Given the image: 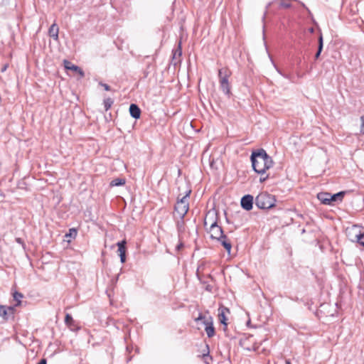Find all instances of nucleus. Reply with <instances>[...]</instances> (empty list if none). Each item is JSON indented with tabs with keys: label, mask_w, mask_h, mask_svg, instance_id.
<instances>
[{
	"label": "nucleus",
	"mask_w": 364,
	"mask_h": 364,
	"mask_svg": "<svg viewBox=\"0 0 364 364\" xmlns=\"http://www.w3.org/2000/svg\"><path fill=\"white\" fill-rule=\"evenodd\" d=\"M318 199L325 205H331L330 193H319L317 196Z\"/></svg>",
	"instance_id": "obj_16"
},
{
	"label": "nucleus",
	"mask_w": 364,
	"mask_h": 364,
	"mask_svg": "<svg viewBox=\"0 0 364 364\" xmlns=\"http://www.w3.org/2000/svg\"><path fill=\"white\" fill-rule=\"evenodd\" d=\"M124 183H125V180L124 179L117 178L113 179L111 181L110 186H119L124 185Z\"/></svg>",
	"instance_id": "obj_19"
},
{
	"label": "nucleus",
	"mask_w": 364,
	"mask_h": 364,
	"mask_svg": "<svg viewBox=\"0 0 364 364\" xmlns=\"http://www.w3.org/2000/svg\"><path fill=\"white\" fill-rule=\"evenodd\" d=\"M272 3H269L267 5V7H266V11H265V13H264V18H265V16L267 14V9L269 8V6H271Z\"/></svg>",
	"instance_id": "obj_29"
},
{
	"label": "nucleus",
	"mask_w": 364,
	"mask_h": 364,
	"mask_svg": "<svg viewBox=\"0 0 364 364\" xmlns=\"http://www.w3.org/2000/svg\"><path fill=\"white\" fill-rule=\"evenodd\" d=\"M65 323L69 327H72L73 326H74L75 321L71 315H70L69 314H67L65 315Z\"/></svg>",
	"instance_id": "obj_21"
},
{
	"label": "nucleus",
	"mask_w": 364,
	"mask_h": 364,
	"mask_svg": "<svg viewBox=\"0 0 364 364\" xmlns=\"http://www.w3.org/2000/svg\"><path fill=\"white\" fill-rule=\"evenodd\" d=\"M361 132L364 134V115L361 117Z\"/></svg>",
	"instance_id": "obj_28"
},
{
	"label": "nucleus",
	"mask_w": 364,
	"mask_h": 364,
	"mask_svg": "<svg viewBox=\"0 0 364 364\" xmlns=\"http://www.w3.org/2000/svg\"><path fill=\"white\" fill-rule=\"evenodd\" d=\"M253 196L251 195H246L241 199V206L246 210H250L252 208Z\"/></svg>",
	"instance_id": "obj_8"
},
{
	"label": "nucleus",
	"mask_w": 364,
	"mask_h": 364,
	"mask_svg": "<svg viewBox=\"0 0 364 364\" xmlns=\"http://www.w3.org/2000/svg\"><path fill=\"white\" fill-rule=\"evenodd\" d=\"M218 310H219V314H218L219 320H220V323H222L225 326H226L227 325L226 314H229V310L227 308L223 307V306L220 307Z\"/></svg>",
	"instance_id": "obj_10"
},
{
	"label": "nucleus",
	"mask_w": 364,
	"mask_h": 364,
	"mask_svg": "<svg viewBox=\"0 0 364 364\" xmlns=\"http://www.w3.org/2000/svg\"><path fill=\"white\" fill-rule=\"evenodd\" d=\"M345 193L346 192L341 191L333 195L330 194L331 205L333 202L342 201Z\"/></svg>",
	"instance_id": "obj_17"
},
{
	"label": "nucleus",
	"mask_w": 364,
	"mask_h": 364,
	"mask_svg": "<svg viewBox=\"0 0 364 364\" xmlns=\"http://www.w3.org/2000/svg\"><path fill=\"white\" fill-rule=\"evenodd\" d=\"M7 68H8V65H4L2 67V68H1V71L2 73L5 72V71L6 70Z\"/></svg>",
	"instance_id": "obj_30"
},
{
	"label": "nucleus",
	"mask_w": 364,
	"mask_h": 364,
	"mask_svg": "<svg viewBox=\"0 0 364 364\" xmlns=\"http://www.w3.org/2000/svg\"><path fill=\"white\" fill-rule=\"evenodd\" d=\"M251 161L254 171L259 174L264 173L274 164L272 159L263 149L252 153Z\"/></svg>",
	"instance_id": "obj_1"
},
{
	"label": "nucleus",
	"mask_w": 364,
	"mask_h": 364,
	"mask_svg": "<svg viewBox=\"0 0 364 364\" xmlns=\"http://www.w3.org/2000/svg\"><path fill=\"white\" fill-rule=\"evenodd\" d=\"M63 64L66 70H70L76 73H78L81 77L84 76V72L78 66L73 65L72 63L66 60L63 61Z\"/></svg>",
	"instance_id": "obj_9"
},
{
	"label": "nucleus",
	"mask_w": 364,
	"mask_h": 364,
	"mask_svg": "<svg viewBox=\"0 0 364 364\" xmlns=\"http://www.w3.org/2000/svg\"><path fill=\"white\" fill-rule=\"evenodd\" d=\"M129 112L131 116L134 119H139L140 117L141 110L139 107L135 104H132L129 106Z\"/></svg>",
	"instance_id": "obj_11"
},
{
	"label": "nucleus",
	"mask_w": 364,
	"mask_h": 364,
	"mask_svg": "<svg viewBox=\"0 0 364 364\" xmlns=\"http://www.w3.org/2000/svg\"><path fill=\"white\" fill-rule=\"evenodd\" d=\"M208 232L210 235V238L213 240H218L221 238L222 236L224 235L223 229L218 224L213 225H211V227H209Z\"/></svg>",
	"instance_id": "obj_7"
},
{
	"label": "nucleus",
	"mask_w": 364,
	"mask_h": 364,
	"mask_svg": "<svg viewBox=\"0 0 364 364\" xmlns=\"http://www.w3.org/2000/svg\"><path fill=\"white\" fill-rule=\"evenodd\" d=\"M183 220V219L181 220V221H178L177 223V227L179 232L184 231V222Z\"/></svg>",
	"instance_id": "obj_23"
},
{
	"label": "nucleus",
	"mask_w": 364,
	"mask_h": 364,
	"mask_svg": "<svg viewBox=\"0 0 364 364\" xmlns=\"http://www.w3.org/2000/svg\"><path fill=\"white\" fill-rule=\"evenodd\" d=\"M182 245H183L182 244L178 245L177 246V248L179 250V249L181 248V247H182Z\"/></svg>",
	"instance_id": "obj_36"
},
{
	"label": "nucleus",
	"mask_w": 364,
	"mask_h": 364,
	"mask_svg": "<svg viewBox=\"0 0 364 364\" xmlns=\"http://www.w3.org/2000/svg\"><path fill=\"white\" fill-rule=\"evenodd\" d=\"M117 245L118 246V252L119 254H125L126 253V241L122 240L121 242H117Z\"/></svg>",
	"instance_id": "obj_18"
},
{
	"label": "nucleus",
	"mask_w": 364,
	"mask_h": 364,
	"mask_svg": "<svg viewBox=\"0 0 364 364\" xmlns=\"http://www.w3.org/2000/svg\"><path fill=\"white\" fill-rule=\"evenodd\" d=\"M14 307L9 306L6 307L5 306H0V316L4 319H7V316L9 314H13Z\"/></svg>",
	"instance_id": "obj_14"
},
{
	"label": "nucleus",
	"mask_w": 364,
	"mask_h": 364,
	"mask_svg": "<svg viewBox=\"0 0 364 364\" xmlns=\"http://www.w3.org/2000/svg\"><path fill=\"white\" fill-rule=\"evenodd\" d=\"M277 71H278V73H280L282 75H283L284 77H288L287 75H285L282 74V73L280 72V70H278V69H277Z\"/></svg>",
	"instance_id": "obj_34"
},
{
	"label": "nucleus",
	"mask_w": 364,
	"mask_h": 364,
	"mask_svg": "<svg viewBox=\"0 0 364 364\" xmlns=\"http://www.w3.org/2000/svg\"><path fill=\"white\" fill-rule=\"evenodd\" d=\"M285 364H291L289 359L285 360Z\"/></svg>",
	"instance_id": "obj_33"
},
{
	"label": "nucleus",
	"mask_w": 364,
	"mask_h": 364,
	"mask_svg": "<svg viewBox=\"0 0 364 364\" xmlns=\"http://www.w3.org/2000/svg\"><path fill=\"white\" fill-rule=\"evenodd\" d=\"M178 54L181 55V42L179 43V45H178Z\"/></svg>",
	"instance_id": "obj_32"
},
{
	"label": "nucleus",
	"mask_w": 364,
	"mask_h": 364,
	"mask_svg": "<svg viewBox=\"0 0 364 364\" xmlns=\"http://www.w3.org/2000/svg\"><path fill=\"white\" fill-rule=\"evenodd\" d=\"M120 257V260L122 263L125 262L126 261V255L125 254H119Z\"/></svg>",
	"instance_id": "obj_27"
},
{
	"label": "nucleus",
	"mask_w": 364,
	"mask_h": 364,
	"mask_svg": "<svg viewBox=\"0 0 364 364\" xmlns=\"http://www.w3.org/2000/svg\"><path fill=\"white\" fill-rule=\"evenodd\" d=\"M190 193L191 190L188 191L186 195L178 200L175 205V210L181 220L183 219L189 210L188 198Z\"/></svg>",
	"instance_id": "obj_4"
},
{
	"label": "nucleus",
	"mask_w": 364,
	"mask_h": 364,
	"mask_svg": "<svg viewBox=\"0 0 364 364\" xmlns=\"http://www.w3.org/2000/svg\"><path fill=\"white\" fill-rule=\"evenodd\" d=\"M267 176H266V177H265V178H260V181H265V180L267 179Z\"/></svg>",
	"instance_id": "obj_35"
},
{
	"label": "nucleus",
	"mask_w": 364,
	"mask_h": 364,
	"mask_svg": "<svg viewBox=\"0 0 364 364\" xmlns=\"http://www.w3.org/2000/svg\"><path fill=\"white\" fill-rule=\"evenodd\" d=\"M231 75V72L229 69L224 68L218 71L220 87L221 90L227 95L230 94V85L228 79Z\"/></svg>",
	"instance_id": "obj_3"
},
{
	"label": "nucleus",
	"mask_w": 364,
	"mask_h": 364,
	"mask_svg": "<svg viewBox=\"0 0 364 364\" xmlns=\"http://www.w3.org/2000/svg\"><path fill=\"white\" fill-rule=\"evenodd\" d=\"M58 33L59 28L58 25L55 23H53L48 31L49 36L57 41L58 39Z\"/></svg>",
	"instance_id": "obj_13"
},
{
	"label": "nucleus",
	"mask_w": 364,
	"mask_h": 364,
	"mask_svg": "<svg viewBox=\"0 0 364 364\" xmlns=\"http://www.w3.org/2000/svg\"><path fill=\"white\" fill-rule=\"evenodd\" d=\"M322 49H323V36H322V35H320V36L318 38V51H317V53L315 55V58H318L320 56V54H321V53L322 51Z\"/></svg>",
	"instance_id": "obj_20"
},
{
	"label": "nucleus",
	"mask_w": 364,
	"mask_h": 364,
	"mask_svg": "<svg viewBox=\"0 0 364 364\" xmlns=\"http://www.w3.org/2000/svg\"><path fill=\"white\" fill-rule=\"evenodd\" d=\"M23 297V295L21 293L15 292L14 294V298L16 301H18V304H20V299Z\"/></svg>",
	"instance_id": "obj_24"
},
{
	"label": "nucleus",
	"mask_w": 364,
	"mask_h": 364,
	"mask_svg": "<svg viewBox=\"0 0 364 364\" xmlns=\"http://www.w3.org/2000/svg\"><path fill=\"white\" fill-rule=\"evenodd\" d=\"M100 85L105 88V90L109 91L111 90L110 87L105 83L100 82Z\"/></svg>",
	"instance_id": "obj_26"
},
{
	"label": "nucleus",
	"mask_w": 364,
	"mask_h": 364,
	"mask_svg": "<svg viewBox=\"0 0 364 364\" xmlns=\"http://www.w3.org/2000/svg\"><path fill=\"white\" fill-rule=\"evenodd\" d=\"M113 102V100L109 97L104 100V106L106 111H107L112 107Z\"/></svg>",
	"instance_id": "obj_22"
},
{
	"label": "nucleus",
	"mask_w": 364,
	"mask_h": 364,
	"mask_svg": "<svg viewBox=\"0 0 364 364\" xmlns=\"http://www.w3.org/2000/svg\"><path fill=\"white\" fill-rule=\"evenodd\" d=\"M276 200L274 196L266 192L259 193L255 198V205L260 209H269L274 206Z\"/></svg>",
	"instance_id": "obj_2"
},
{
	"label": "nucleus",
	"mask_w": 364,
	"mask_h": 364,
	"mask_svg": "<svg viewBox=\"0 0 364 364\" xmlns=\"http://www.w3.org/2000/svg\"><path fill=\"white\" fill-rule=\"evenodd\" d=\"M77 235V231L75 229H70L69 234H67L66 236L73 237H75Z\"/></svg>",
	"instance_id": "obj_25"
},
{
	"label": "nucleus",
	"mask_w": 364,
	"mask_h": 364,
	"mask_svg": "<svg viewBox=\"0 0 364 364\" xmlns=\"http://www.w3.org/2000/svg\"><path fill=\"white\" fill-rule=\"evenodd\" d=\"M196 321H201L205 326V331L208 337L212 338L215 335V328L213 326V319L211 317L206 318L205 316L200 314L198 317L196 318Z\"/></svg>",
	"instance_id": "obj_5"
},
{
	"label": "nucleus",
	"mask_w": 364,
	"mask_h": 364,
	"mask_svg": "<svg viewBox=\"0 0 364 364\" xmlns=\"http://www.w3.org/2000/svg\"><path fill=\"white\" fill-rule=\"evenodd\" d=\"M218 224V215L215 210H209L204 219V225L208 229V225L211 227V225Z\"/></svg>",
	"instance_id": "obj_6"
},
{
	"label": "nucleus",
	"mask_w": 364,
	"mask_h": 364,
	"mask_svg": "<svg viewBox=\"0 0 364 364\" xmlns=\"http://www.w3.org/2000/svg\"><path fill=\"white\" fill-rule=\"evenodd\" d=\"M218 240L220 242L221 245L224 247L227 252L230 253L231 251L232 245L230 240L227 237V236L224 235L223 236L221 237V238H219Z\"/></svg>",
	"instance_id": "obj_12"
},
{
	"label": "nucleus",
	"mask_w": 364,
	"mask_h": 364,
	"mask_svg": "<svg viewBox=\"0 0 364 364\" xmlns=\"http://www.w3.org/2000/svg\"><path fill=\"white\" fill-rule=\"evenodd\" d=\"M358 228L356 226L353 227L349 231L353 232L355 233V238L351 239L352 240H356L358 242H359L361 245L364 246V242H363L361 240L363 237V234L360 232H357Z\"/></svg>",
	"instance_id": "obj_15"
},
{
	"label": "nucleus",
	"mask_w": 364,
	"mask_h": 364,
	"mask_svg": "<svg viewBox=\"0 0 364 364\" xmlns=\"http://www.w3.org/2000/svg\"><path fill=\"white\" fill-rule=\"evenodd\" d=\"M38 364H46V359H41Z\"/></svg>",
	"instance_id": "obj_31"
}]
</instances>
